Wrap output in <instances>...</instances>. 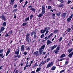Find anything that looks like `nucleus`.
Here are the masks:
<instances>
[{
  "label": "nucleus",
  "mask_w": 73,
  "mask_h": 73,
  "mask_svg": "<svg viewBox=\"0 0 73 73\" xmlns=\"http://www.w3.org/2000/svg\"><path fill=\"white\" fill-rule=\"evenodd\" d=\"M62 37H60V38H59V41L60 42H61V40H62Z\"/></svg>",
  "instance_id": "ea45409f"
},
{
  "label": "nucleus",
  "mask_w": 73,
  "mask_h": 73,
  "mask_svg": "<svg viewBox=\"0 0 73 73\" xmlns=\"http://www.w3.org/2000/svg\"><path fill=\"white\" fill-rule=\"evenodd\" d=\"M38 53V51H37L33 53V54L35 56H37V54Z\"/></svg>",
  "instance_id": "1a4fd4ad"
},
{
  "label": "nucleus",
  "mask_w": 73,
  "mask_h": 73,
  "mask_svg": "<svg viewBox=\"0 0 73 73\" xmlns=\"http://www.w3.org/2000/svg\"><path fill=\"white\" fill-rule=\"evenodd\" d=\"M71 30V29H70V28L68 29L67 30L68 32H69Z\"/></svg>",
  "instance_id": "a18cd8bd"
},
{
  "label": "nucleus",
  "mask_w": 73,
  "mask_h": 73,
  "mask_svg": "<svg viewBox=\"0 0 73 73\" xmlns=\"http://www.w3.org/2000/svg\"><path fill=\"white\" fill-rule=\"evenodd\" d=\"M33 16V15H32L30 16V19H32Z\"/></svg>",
  "instance_id": "de8ad7c7"
},
{
  "label": "nucleus",
  "mask_w": 73,
  "mask_h": 73,
  "mask_svg": "<svg viewBox=\"0 0 73 73\" xmlns=\"http://www.w3.org/2000/svg\"><path fill=\"white\" fill-rule=\"evenodd\" d=\"M47 57H48V54H46L45 55V56L44 57V59H45Z\"/></svg>",
  "instance_id": "37998d69"
},
{
  "label": "nucleus",
  "mask_w": 73,
  "mask_h": 73,
  "mask_svg": "<svg viewBox=\"0 0 73 73\" xmlns=\"http://www.w3.org/2000/svg\"><path fill=\"white\" fill-rule=\"evenodd\" d=\"M46 29H47V28L46 27L44 28V31L46 32Z\"/></svg>",
  "instance_id": "0e129e2a"
},
{
  "label": "nucleus",
  "mask_w": 73,
  "mask_h": 73,
  "mask_svg": "<svg viewBox=\"0 0 73 73\" xmlns=\"http://www.w3.org/2000/svg\"><path fill=\"white\" fill-rule=\"evenodd\" d=\"M64 57H65V54H63L61 55V56L60 57V58H62Z\"/></svg>",
  "instance_id": "f3484780"
},
{
  "label": "nucleus",
  "mask_w": 73,
  "mask_h": 73,
  "mask_svg": "<svg viewBox=\"0 0 73 73\" xmlns=\"http://www.w3.org/2000/svg\"><path fill=\"white\" fill-rule=\"evenodd\" d=\"M0 18L1 19L3 20H4V21H5L6 20V19L5 18V17L3 15H2V16H1L0 17Z\"/></svg>",
  "instance_id": "423d86ee"
},
{
  "label": "nucleus",
  "mask_w": 73,
  "mask_h": 73,
  "mask_svg": "<svg viewBox=\"0 0 73 73\" xmlns=\"http://www.w3.org/2000/svg\"><path fill=\"white\" fill-rule=\"evenodd\" d=\"M42 14H44L45 13V7L43 5L42 8Z\"/></svg>",
  "instance_id": "f03ea898"
},
{
  "label": "nucleus",
  "mask_w": 73,
  "mask_h": 73,
  "mask_svg": "<svg viewBox=\"0 0 73 73\" xmlns=\"http://www.w3.org/2000/svg\"><path fill=\"white\" fill-rule=\"evenodd\" d=\"M32 8V5H30L29 6L28 8Z\"/></svg>",
  "instance_id": "5fc2aeb1"
},
{
  "label": "nucleus",
  "mask_w": 73,
  "mask_h": 73,
  "mask_svg": "<svg viewBox=\"0 0 73 73\" xmlns=\"http://www.w3.org/2000/svg\"><path fill=\"white\" fill-rule=\"evenodd\" d=\"M41 68H37V70H36V72H40L41 69Z\"/></svg>",
  "instance_id": "a211bd4d"
},
{
  "label": "nucleus",
  "mask_w": 73,
  "mask_h": 73,
  "mask_svg": "<svg viewBox=\"0 0 73 73\" xmlns=\"http://www.w3.org/2000/svg\"><path fill=\"white\" fill-rule=\"evenodd\" d=\"M42 53L44 55L45 54V53H46V52L44 51L42 52Z\"/></svg>",
  "instance_id": "680f3d73"
},
{
  "label": "nucleus",
  "mask_w": 73,
  "mask_h": 73,
  "mask_svg": "<svg viewBox=\"0 0 73 73\" xmlns=\"http://www.w3.org/2000/svg\"><path fill=\"white\" fill-rule=\"evenodd\" d=\"M9 35L8 34V33H6V35H5V37H7L9 36Z\"/></svg>",
  "instance_id": "4c0bfd02"
},
{
  "label": "nucleus",
  "mask_w": 73,
  "mask_h": 73,
  "mask_svg": "<svg viewBox=\"0 0 73 73\" xmlns=\"http://www.w3.org/2000/svg\"><path fill=\"white\" fill-rule=\"evenodd\" d=\"M68 64V62L67 61H66L65 64Z\"/></svg>",
  "instance_id": "bf43d9fd"
},
{
  "label": "nucleus",
  "mask_w": 73,
  "mask_h": 73,
  "mask_svg": "<svg viewBox=\"0 0 73 73\" xmlns=\"http://www.w3.org/2000/svg\"><path fill=\"white\" fill-rule=\"evenodd\" d=\"M31 73H36V72L35 71H32Z\"/></svg>",
  "instance_id": "4d7b16f0"
},
{
  "label": "nucleus",
  "mask_w": 73,
  "mask_h": 73,
  "mask_svg": "<svg viewBox=\"0 0 73 73\" xmlns=\"http://www.w3.org/2000/svg\"><path fill=\"white\" fill-rule=\"evenodd\" d=\"M59 7H62V5H60L59 6Z\"/></svg>",
  "instance_id": "774afa93"
},
{
  "label": "nucleus",
  "mask_w": 73,
  "mask_h": 73,
  "mask_svg": "<svg viewBox=\"0 0 73 73\" xmlns=\"http://www.w3.org/2000/svg\"><path fill=\"white\" fill-rule=\"evenodd\" d=\"M45 31H44V30L42 29V30H41V33H45Z\"/></svg>",
  "instance_id": "a878e982"
},
{
  "label": "nucleus",
  "mask_w": 73,
  "mask_h": 73,
  "mask_svg": "<svg viewBox=\"0 0 73 73\" xmlns=\"http://www.w3.org/2000/svg\"><path fill=\"white\" fill-rule=\"evenodd\" d=\"M27 23H23V26H25L27 25Z\"/></svg>",
  "instance_id": "c756f323"
},
{
  "label": "nucleus",
  "mask_w": 73,
  "mask_h": 73,
  "mask_svg": "<svg viewBox=\"0 0 73 73\" xmlns=\"http://www.w3.org/2000/svg\"><path fill=\"white\" fill-rule=\"evenodd\" d=\"M30 10H32V11H33V12H35V9L34 8H31Z\"/></svg>",
  "instance_id": "5701e85b"
},
{
  "label": "nucleus",
  "mask_w": 73,
  "mask_h": 73,
  "mask_svg": "<svg viewBox=\"0 0 73 73\" xmlns=\"http://www.w3.org/2000/svg\"><path fill=\"white\" fill-rule=\"evenodd\" d=\"M73 54V52H72L71 53H70L68 55V57H70V58H72V56Z\"/></svg>",
  "instance_id": "9b49d317"
},
{
  "label": "nucleus",
  "mask_w": 73,
  "mask_h": 73,
  "mask_svg": "<svg viewBox=\"0 0 73 73\" xmlns=\"http://www.w3.org/2000/svg\"><path fill=\"white\" fill-rule=\"evenodd\" d=\"M65 70H62L60 72V73H63V72H65Z\"/></svg>",
  "instance_id": "09e8293b"
},
{
  "label": "nucleus",
  "mask_w": 73,
  "mask_h": 73,
  "mask_svg": "<svg viewBox=\"0 0 73 73\" xmlns=\"http://www.w3.org/2000/svg\"><path fill=\"white\" fill-rule=\"evenodd\" d=\"M39 54H42V52L41 51H39Z\"/></svg>",
  "instance_id": "052dcab7"
},
{
  "label": "nucleus",
  "mask_w": 73,
  "mask_h": 73,
  "mask_svg": "<svg viewBox=\"0 0 73 73\" xmlns=\"http://www.w3.org/2000/svg\"><path fill=\"white\" fill-rule=\"evenodd\" d=\"M40 37L42 38H44V34H43L42 35H41L40 36Z\"/></svg>",
  "instance_id": "72a5a7b5"
},
{
  "label": "nucleus",
  "mask_w": 73,
  "mask_h": 73,
  "mask_svg": "<svg viewBox=\"0 0 73 73\" xmlns=\"http://www.w3.org/2000/svg\"><path fill=\"white\" fill-rule=\"evenodd\" d=\"M58 1H59L60 3H63L64 2V1L63 0H58Z\"/></svg>",
  "instance_id": "e433bc0d"
},
{
  "label": "nucleus",
  "mask_w": 73,
  "mask_h": 73,
  "mask_svg": "<svg viewBox=\"0 0 73 73\" xmlns=\"http://www.w3.org/2000/svg\"><path fill=\"white\" fill-rule=\"evenodd\" d=\"M57 46H58V45H55L52 46V47L51 48H50L51 50H53V49H54L55 48H56V47H57Z\"/></svg>",
  "instance_id": "0eeeda50"
},
{
  "label": "nucleus",
  "mask_w": 73,
  "mask_h": 73,
  "mask_svg": "<svg viewBox=\"0 0 73 73\" xmlns=\"http://www.w3.org/2000/svg\"><path fill=\"white\" fill-rule=\"evenodd\" d=\"M17 5L16 4L14 6L13 8H17Z\"/></svg>",
  "instance_id": "a19ab883"
},
{
  "label": "nucleus",
  "mask_w": 73,
  "mask_h": 73,
  "mask_svg": "<svg viewBox=\"0 0 73 73\" xmlns=\"http://www.w3.org/2000/svg\"><path fill=\"white\" fill-rule=\"evenodd\" d=\"M20 48L19 47H18L17 48V50H18L17 51H15V54H17V55H19V52H20Z\"/></svg>",
  "instance_id": "20e7f679"
},
{
  "label": "nucleus",
  "mask_w": 73,
  "mask_h": 73,
  "mask_svg": "<svg viewBox=\"0 0 73 73\" xmlns=\"http://www.w3.org/2000/svg\"><path fill=\"white\" fill-rule=\"evenodd\" d=\"M4 29H5V28H4V27H2L1 28V29H0V30H1V31H4Z\"/></svg>",
  "instance_id": "bb28decb"
},
{
  "label": "nucleus",
  "mask_w": 73,
  "mask_h": 73,
  "mask_svg": "<svg viewBox=\"0 0 73 73\" xmlns=\"http://www.w3.org/2000/svg\"><path fill=\"white\" fill-rule=\"evenodd\" d=\"M52 35H53V33H52L50 35L48 36V38H49L50 37H52Z\"/></svg>",
  "instance_id": "aec40b11"
},
{
  "label": "nucleus",
  "mask_w": 73,
  "mask_h": 73,
  "mask_svg": "<svg viewBox=\"0 0 73 73\" xmlns=\"http://www.w3.org/2000/svg\"><path fill=\"white\" fill-rule=\"evenodd\" d=\"M3 66H1L0 67V70L2 69V67H3Z\"/></svg>",
  "instance_id": "338daca9"
},
{
  "label": "nucleus",
  "mask_w": 73,
  "mask_h": 73,
  "mask_svg": "<svg viewBox=\"0 0 73 73\" xmlns=\"http://www.w3.org/2000/svg\"><path fill=\"white\" fill-rule=\"evenodd\" d=\"M43 49L42 48H39V52H42L43 51H44V50H42Z\"/></svg>",
  "instance_id": "cd10ccee"
},
{
  "label": "nucleus",
  "mask_w": 73,
  "mask_h": 73,
  "mask_svg": "<svg viewBox=\"0 0 73 73\" xmlns=\"http://www.w3.org/2000/svg\"><path fill=\"white\" fill-rule=\"evenodd\" d=\"M6 22H4L3 24H2V25L3 26H6Z\"/></svg>",
  "instance_id": "c9c22d12"
},
{
  "label": "nucleus",
  "mask_w": 73,
  "mask_h": 73,
  "mask_svg": "<svg viewBox=\"0 0 73 73\" xmlns=\"http://www.w3.org/2000/svg\"><path fill=\"white\" fill-rule=\"evenodd\" d=\"M73 14H72L71 15L70 17L67 19V21L68 22L70 21V20L72 19V17H73Z\"/></svg>",
  "instance_id": "6e6552de"
},
{
  "label": "nucleus",
  "mask_w": 73,
  "mask_h": 73,
  "mask_svg": "<svg viewBox=\"0 0 73 73\" xmlns=\"http://www.w3.org/2000/svg\"><path fill=\"white\" fill-rule=\"evenodd\" d=\"M27 52H25L23 53V54H24V55H25V56H26L27 55Z\"/></svg>",
  "instance_id": "8fccbe9b"
},
{
  "label": "nucleus",
  "mask_w": 73,
  "mask_h": 73,
  "mask_svg": "<svg viewBox=\"0 0 73 73\" xmlns=\"http://www.w3.org/2000/svg\"><path fill=\"white\" fill-rule=\"evenodd\" d=\"M37 36V35H36V34H35L33 36V38H34V39H36Z\"/></svg>",
  "instance_id": "393cba45"
},
{
  "label": "nucleus",
  "mask_w": 73,
  "mask_h": 73,
  "mask_svg": "<svg viewBox=\"0 0 73 73\" xmlns=\"http://www.w3.org/2000/svg\"><path fill=\"white\" fill-rule=\"evenodd\" d=\"M4 51V50L2 49L1 50H0V53H3V52Z\"/></svg>",
  "instance_id": "c03bdc74"
},
{
  "label": "nucleus",
  "mask_w": 73,
  "mask_h": 73,
  "mask_svg": "<svg viewBox=\"0 0 73 73\" xmlns=\"http://www.w3.org/2000/svg\"><path fill=\"white\" fill-rule=\"evenodd\" d=\"M58 50H55L54 51V52L56 54H58Z\"/></svg>",
  "instance_id": "2eb2a0df"
},
{
  "label": "nucleus",
  "mask_w": 73,
  "mask_h": 73,
  "mask_svg": "<svg viewBox=\"0 0 73 73\" xmlns=\"http://www.w3.org/2000/svg\"><path fill=\"white\" fill-rule=\"evenodd\" d=\"M42 16H43V14H40L38 15V17H42Z\"/></svg>",
  "instance_id": "c85d7f7f"
},
{
  "label": "nucleus",
  "mask_w": 73,
  "mask_h": 73,
  "mask_svg": "<svg viewBox=\"0 0 73 73\" xmlns=\"http://www.w3.org/2000/svg\"><path fill=\"white\" fill-rule=\"evenodd\" d=\"M73 50V48H71L70 49H69L68 50V53H70L71 52H72V50Z\"/></svg>",
  "instance_id": "dca6fc26"
},
{
  "label": "nucleus",
  "mask_w": 73,
  "mask_h": 73,
  "mask_svg": "<svg viewBox=\"0 0 73 73\" xmlns=\"http://www.w3.org/2000/svg\"><path fill=\"white\" fill-rule=\"evenodd\" d=\"M8 51H7V53H6V56H7L8 54H9V53H10V50H9V49H8Z\"/></svg>",
  "instance_id": "4468645a"
},
{
  "label": "nucleus",
  "mask_w": 73,
  "mask_h": 73,
  "mask_svg": "<svg viewBox=\"0 0 73 73\" xmlns=\"http://www.w3.org/2000/svg\"><path fill=\"white\" fill-rule=\"evenodd\" d=\"M56 69V66H53L52 67V70H54Z\"/></svg>",
  "instance_id": "4be33fe9"
},
{
  "label": "nucleus",
  "mask_w": 73,
  "mask_h": 73,
  "mask_svg": "<svg viewBox=\"0 0 73 73\" xmlns=\"http://www.w3.org/2000/svg\"><path fill=\"white\" fill-rule=\"evenodd\" d=\"M15 73H19V70H16V71L15 72Z\"/></svg>",
  "instance_id": "6e6d98bb"
},
{
  "label": "nucleus",
  "mask_w": 73,
  "mask_h": 73,
  "mask_svg": "<svg viewBox=\"0 0 73 73\" xmlns=\"http://www.w3.org/2000/svg\"><path fill=\"white\" fill-rule=\"evenodd\" d=\"M10 5H13L14 4V2H13L11 1L10 2Z\"/></svg>",
  "instance_id": "2f4dec72"
},
{
  "label": "nucleus",
  "mask_w": 73,
  "mask_h": 73,
  "mask_svg": "<svg viewBox=\"0 0 73 73\" xmlns=\"http://www.w3.org/2000/svg\"><path fill=\"white\" fill-rule=\"evenodd\" d=\"M17 12V9H14L13 11V12Z\"/></svg>",
  "instance_id": "7c9ffc66"
},
{
  "label": "nucleus",
  "mask_w": 73,
  "mask_h": 73,
  "mask_svg": "<svg viewBox=\"0 0 73 73\" xmlns=\"http://www.w3.org/2000/svg\"><path fill=\"white\" fill-rule=\"evenodd\" d=\"M50 60V58H47L46 60V62H49V61Z\"/></svg>",
  "instance_id": "f704fd0d"
},
{
  "label": "nucleus",
  "mask_w": 73,
  "mask_h": 73,
  "mask_svg": "<svg viewBox=\"0 0 73 73\" xmlns=\"http://www.w3.org/2000/svg\"><path fill=\"white\" fill-rule=\"evenodd\" d=\"M56 50H60V46H58L57 47Z\"/></svg>",
  "instance_id": "58836bf2"
},
{
  "label": "nucleus",
  "mask_w": 73,
  "mask_h": 73,
  "mask_svg": "<svg viewBox=\"0 0 73 73\" xmlns=\"http://www.w3.org/2000/svg\"><path fill=\"white\" fill-rule=\"evenodd\" d=\"M66 14H67L66 13H63L62 15V17H63L64 18H65V16H66Z\"/></svg>",
  "instance_id": "ddd939ff"
},
{
  "label": "nucleus",
  "mask_w": 73,
  "mask_h": 73,
  "mask_svg": "<svg viewBox=\"0 0 73 73\" xmlns=\"http://www.w3.org/2000/svg\"><path fill=\"white\" fill-rule=\"evenodd\" d=\"M37 62H36L35 64V65H36V66H38V65H37Z\"/></svg>",
  "instance_id": "864d4df0"
},
{
  "label": "nucleus",
  "mask_w": 73,
  "mask_h": 73,
  "mask_svg": "<svg viewBox=\"0 0 73 73\" xmlns=\"http://www.w3.org/2000/svg\"><path fill=\"white\" fill-rule=\"evenodd\" d=\"M45 44H44L41 46V48L43 49H44V48H45Z\"/></svg>",
  "instance_id": "412c9836"
},
{
  "label": "nucleus",
  "mask_w": 73,
  "mask_h": 73,
  "mask_svg": "<svg viewBox=\"0 0 73 73\" xmlns=\"http://www.w3.org/2000/svg\"><path fill=\"white\" fill-rule=\"evenodd\" d=\"M51 8H52V7L50 6H49L48 7V9H51Z\"/></svg>",
  "instance_id": "49530a36"
},
{
  "label": "nucleus",
  "mask_w": 73,
  "mask_h": 73,
  "mask_svg": "<svg viewBox=\"0 0 73 73\" xmlns=\"http://www.w3.org/2000/svg\"><path fill=\"white\" fill-rule=\"evenodd\" d=\"M21 52L25 51V46L22 45L21 46Z\"/></svg>",
  "instance_id": "39448f33"
},
{
  "label": "nucleus",
  "mask_w": 73,
  "mask_h": 73,
  "mask_svg": "<svg viewBox=\"0 0 73 73\" xmlns=\"http://www.w3.org/2000/svg\"><path fill=\"white\" fill-rule=\"evenodd\" d=\"M46 63V60H42V61L40 62V63L42 65H44Z\"/></svg>",
  "instance_id": "f8f14e48"
},
{
  "label": "nucleus",
  "mask_w": 73,
  "mask_h": 73,
  "mask_svg": "<svg viewBox=\"0 0 73 73\" xmlns=\"http://www.w3.org/2000/svg\"><path fill=\"white\" fill-rule=\"evenodd\" d=\"M35 34H36V32H32L31 33V36H33V35H35Z\"/></svg>",
  "instance_id": "6ab92c4d"
},
{
  "label": "nucleus",
  "mask_w": 73,
  "mask_h": 73,
  "mask_svg": "<svg viewBox=\"0 0 73 73\" xmlns=\"http://www.w3.org/2000/svg\"><path fill=\"white\" fill-rule=\"evenodd\" d=\"M28 66H29V65H28V64H26V66H25V67H26V68H28Z\"/></svg>",
  "instance_id": "13d9d810"
},
{
  "label": "nucleus",
  "mask_w": 73,
  "mask_h": 73,
  "mask_svg": "<svg viewBox=\"0 0 73 73\" xmlns=\"http://www.w3.org/2000/svg\"><path fill=\"white\" fill-rule=\"evenodd\" d=\"M39 68H41V63L39 65Z\"/></svg>",
  "instance_id": "69168bd1"
},
{
  "label": "nucleus",
  "mask_w": 73,
  "mask_h": 73,
  "mask_svg": "<svg viewBox=\"0 0 73 73\" xmlns=\"http://www.w3.org/2000/svg\"><path fill=\"white\" fill-rule=\"evenodd\" d=\"M71 2V1H68L67 2L68 4H70Z\"/></svg>",
  "instance_id": "603ef678"
},
{
  "label": "nucleus",
  "mask_w": 73,
  "mask_h": 73,
  "mask_svg": "<svg viewBox=\"0 0 73 73\" xmlns=\"http://www.w3.org/2000/svg\"><path fill=\"white\" fill-rule=\"evenodd\" d=\"M53 65V62H51V63H48L47 65L46 68H49L50 66H52Z\"/></svg>",
  "instance_id": "7ed1b4c3"
},
{
  "label": "nucleus",
  "mask_w": 73,
  "mask_h": 73,
  "mask_svg": "<svg viewBox=\"0 0 73 73\" xmlns=\"http://www.w3.org/2000/svg\"><path fill=\"white\" fill-rule=\"evenodd\" d=\"M29 36H30V34L29 33H27L26 36V41L28 43H29L30 44H31V39L29 37Z\"/></svg>",
  "instance_id": "f257e3e1"
},
{
  "label": "nucleus",
  "mask_w": 73,
  "mask_h": 73,
  "mask_svg": "<svg viewBox=\"0 0 73 73\" xmlns=\"http://www.w3.org/2000/svg\"><path fill=\"white\" fill-rule=\"evenodd\" d=\"M49 33V31H48V29L47 30H46V33H45V35H46V34H47V33Z\"/></svg>",
  "instance_id": "3c124183"
},
{
  "label": "nucleus",
  "mask_w": 73,
  "mask_h": 73,
  "mask_svg": "<svg viewBox=\"0 0 73 73\" xmlns=\"http://www.w3.org/2000/svg\"><path fill=\"white\" fill-rule=\"evenodd\" d=\"M61 13L60 12L57 13L56 15L58 16H60V15H61Z\"/></svg>",
  "instance_id": "b1692460"
},
{
  "label": "nucleus",
  "mask_w": 73,
  "mask_h": 73,
  "mask_svg": "<svg viewBox=\"0 0 73 73\" xmlns=\"http://www.w3.org/2000/svg\"><path fill=\"white\" fill-rule=\"evenodd\" d=\"M58 32V31L57 30H55L54 31V33H57Z\"/></svg>",
  "instance_id": "473e14b6"
},
{
  "label": "nucleus",
  "mask_w": 73,
  "mask_h": 73,
  "mask_svg": "<svg viewBox=\"0 0 73 73\" xmlns=\"http://www.w3.org/2000/svg\"><path fill=\"white\" fill-rule=\"evenodd\" d=\"M25 21H28V20H29V17H27V18L25 19Z\"/></svg>",
  "instance_id": "79ce46f5"
},
{
  "label": "nucleus",
  "mask_w": 73,
  "mask_h": 73,
  "mask_svg": "<svg viewBox=\"0 0 73 73\" xmlns=\"http://www.w3.org/2000/svg\"><path fill=\"white\" fill-rule=\"evenodd\" d=\"M3 56V54H0V57H1Z\"/></svg>",
  "instance_id": "e2e57ef3"
},
{
  "label": "nucleus",
  "mask_w": 73,
  "mask_h": 73,
  "mask_svg": "<svg viewBox=\"0 0 73 73\" xmlns=\"http://www.w3.org/2000/svg\"><path fill=\"white\" fill-rule=\"evenodd\" d=\"M46 43L47 45H49V44H50V43H52V42L50 41L49 40H48L46 42Z\"/></svg>",
  "instance_id": "9d476101"
}]
</instances>
